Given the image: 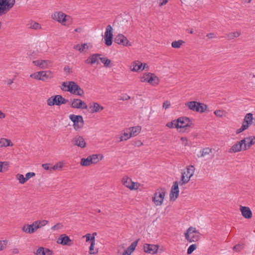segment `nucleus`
<instances>
[{
  "label": "nucleus",
  "mask_w": 255,
  "mask_h": 255,
  "mask_svg": "<svg viewBox=\"0 0 255 255\" xmlns=\"http://www.w3.org/2000/svg\"><path fill=\"white\" fill-rule=\"evenodd\" d=\"M62 90L67 91L72 94L80 97L84 95V90L74 81H69L68 84L67 89L61 88Z\"/></svg>",
  "instance_id": "1"
},
{
  "label": "nucleus",
  "mask_w": 255,
  "mask_h": 255,
  "mask_svg": "<svg viewBox=\"0 0 255 255\" xmlns=\"http://www.w3.org/2000/svg\"><path fill=\"white\" fill-rule=\"evenodd\" d=\"M52 17L64 25H69L72 22L71 17L62 11L55 12L52 15Z\"/></svg>",
  "instance_id": "2"
},
{
  "label": "nucleus",
  "mask_w": 255,
  "mask_h": 255,
  "mask_svg": "<svg viewBox=\"0 0 255 255\" xmlns=\"http://www.w3.org/2000/svg\"><path fill=\"white\" fill-rule=\"evenodd\" d=\"M194 170L195 168L194 166L190 165L187 168L186 171L182 172L181 179L179 181L180 186L187 183L189 181L190 178L194 174Z\"/></svg>",
  "instance_id": "3"
},
{
  "label": "nucleus",
  "mask_w": 255,
  "mask_h": 255,
  "mask_svg": "<svg viewBox=\"0 0 255 255\" xmlns=\"http://www.w3.org/2000/svg\"><path fill=\"white\" fill-rule=\"evenodd\" d=\"M14 3L15 0H0V16L6 14Z\"/></svg>",
  "instance_id": "4"
},
{
  "label": "nucleus",
  "mask_w": 255,
  "mask_h": 255,
  "mask_svg": "<svg viewBox=\"0 0 255 255\" xmlns=\"http://www.w3.org/2000/svg\"><path fill=\"white\" fill-rule=\"evenodd\" d=\"M165 195V189L160 188L156 190L152 197V201L156 206H160L162 203Z\"/></svg>",
  "instance_id": "5"
},
{
  "label": "nucleus",
  "mask_w": 255,
  "mask_h": 255,
  "mask_svg": "<svg viewBox=\"0 0 255 255\" xmlns=\"http://www.w3.org/2000/svg\"><path fill=\"white\" fill-rule=\"evenodd\" d=\"M30 77L36 80L46 81L47 79L53 78V73L50 71H41L34 73Z\"/></svg>",
  "instance_id": "6"
},
{
  "label": "nucleus",
  "mask_w": 255,
  "mask_h": 255,
  "mask_svg": "<svg viewBox=\"0 0 255 255\" xmlns=\"http://www.w3.org/2000/svg\"><path fill=\"white\" fill-rule=\"evenodd\" d=\"M69 119L73 123V126L75 130H79L83 128L84 122L82 116L71 114L69 116Z\"/></svg>",
  "instance_id": "7"
},
{
  "label": "nucleus",
  "mask_w": 255,
  "mask_h": 255,
  "mask_svg": "<svg viewBox=\"0 0 255 255\" xmlns=\"http://www.w3.org/2000/svg\"><path fill=\"white\" fill-rule=\"evenodd\" d=\"M105 43L110 46L112 44L113 41V27L111 25H108L106 29L104 35Z\"/></svg>",
  "instance_id": "8"
},
{
  "label": "nucleus",
  "mask_w": 255,
  "mask_h": 255,
  "mask_svg": "<svg viewBox=\"0 0 255 255\" xmlns=\"http://www.w3.org/2000/svg\"><path fill=\"white\" fill-rule=\"evenodd\" d=\"M179 185H180L179 181H176L173 183V185L171 187L169 194V198L171 201H175L179 196Z\"/></svg>",
  "instance_id": "9"
},
{
  "label": "nucleus",
  "mask_w": 255,
  "mask_h": 255,
  "mask_svg": "<svg viewBox=\"0 0 255 255\" xmlns=\"http://www.w3.org/2000/svg\"><path fill=\"white\" fill-rule=\"evenodd\" d=\"M114 42L118 44L123 46H131V42L127 38L122 34H119L114 38Z\"/></svg>",
  "instance_id": "10"
},
{
  "label": "nucleus",
  "mask_w": 255,
  "mask_h": 255,
  "mask_svg": "<svg viewBox=\"0 0 255 255\" xmlns=\"http://www.w3.org/2000/svg\"><path fill=\"white\" fill-rule=\"evenodd\" d=\"M70 107L72 108L81 109H87L88 108L86 104L80 99L71 100Z\"/></svg>",
  "instance_id": "11"
},
{
  "label": "nucleus",
  "mask_w": 255,
  "mask_h": 255,
  "mask_svg": "<svg viewBox=\"0 0 255 255\" xmlns=\"http://www.w3.org/2000/svg\"><path fill=\"white\" fill-rule=\"evenodd\" d=\"M246 142V138L236 142L229 150V153H236L243 150L244 143Z\"/></svg>",
  "instance_id": "12"
},
{
  "label": "nucleus",
  "mask_w": 255,
  "mask_h": 255,
  "mask_svg": "<svg viewBox=\"0 0 255 255\" xmlns=\"http://www.w3.org/2000/svg\"><path fill=\"white\" fill-rule=\"evenodd\" d=\"M74 145L78 146L81 148H84L86 146V143L84 138L82 136H76L71 141Z\"/></svg>",
  "instance_id": "13"
},
{
  "label": "nucleus",
  "mask_w": 255,
  "mask_h": 255,
  "mask_svg": "<svg viewBox=\"0 0 255 255\" xmlns=\"http://www.w3.org/2000/svg\"><path fill=\"white\" fill-rule=\"evenodd\" d=\"M159 246L157 245H151L145 244L143 245L144 252L147 254H154L157 253Z\"/></svg>",
  "instance_id": "14"
},
{
  "label": "nucleus",
  "mask_w": 255,
  "mask_h": 255,
  "mask_svg": "<svg viewBox=\"0 0 255 255\" xmlns=\"http://www.w3.org/2000/svg\"><path fill=\"white\" fill-rule=\"evenodd\" d=\"M123 185L130 190L137 189L138 187L135 185V183L131 181V179L127 177H123L122 179Z\"/></svg>",
  "instance_id": "15"
},
{
  "label": "nucleus",
  "mask_w": 255,
  "mask_h": 255,
  "mask_svg": "<svg viewBox=\"0 0 255 255\" xmlns=\"http://www.w3.org/2000/svg\"><path fill=\"white\" fill-rule=\"evenodd\" d=\"M57 242L59 244L66 246H71L73 244L72 241L65 234L60 235Z\"/></svg>",
  "instance_id": "16"
},
{
  "label": "nucleus",
  "mask_w": 255,
  "mask_h": 255,
  "mask_svg": "<svg viewBox=\"0 0 255 255\" xmlns=\"http://www.w3.org/2000/svg\"><path fill=\"white\" fill-rule=\"evenodd\" d=\"M240 211L245 218L250 219L252 217V212L249 207L241 206Z\"/></svg>",
  "instance_id": "17"
},
{
  "label": "nucleus",
  "mask_w": 255,
  "mask_h": 255,
  "mask_svg": "<svg viewBox=\"0 0 255 255\" xmlns=\"http://www.w3.org/2000/svg\"><path fill=\"white\" fill-rule=\"evenodd\" d=\"M60 95H59L51 96L47 100V105L50 106L54 105L60 106Z\"/></svg>",
  "instance_id": "18"
},
{
  "label": "nucleus",
  "mask_w": 255,
  "mask_h": 255,
  "mask_svg": "<svg viewBox=\"0 0 255 255\" xmlns=\"http://www.w3.org/2000/svg\"><path fill=\"white\" fill-rule=\"evenodd\" d=\"M139 240V239H137L132 242L131 245L124 251L122 255H130L135 250Z\"/></svg>",
  "instance_id": "19"
},
{
  "label": "nucleus",
  "mask_w": 255,
  "mask_h": 255,
  "mask_svg": "<svg viewBox=\"0 0 255 255\" xmlns=\"http://www.w3.org/2000/svg\"><path fill=\"white\" fill-rule=\"evenodd\" d=\"M244 138H246V142L244 143L243 150H246L255 143V136H250Z\"/></svg>",
  "instance_id": "20"
},
{
  "label": "nucleus",
  "mask_w": 255,
  "mask_h": 255,
  "mask_svg": "<svg viewBox=\"0 0 255 255\" xmlns=\"http://www.w3.org/2000/svg\"><path fill=\"white\" fill-rule=\"evenodd\" d=\"M100 54H93L90 56L86 60L85 63L87 64H93L97 62L98 64L99 63L98 61V58L100 56Z\"/></svg>",
  "instance_id": "21"
},
{
  "label": "nucleus",
  "mask_w": 255,
  "mask_h": 255,
  "mask_svg": "<svg viewBox=\"0 0 255 255\" xmlns=\"http://www.w3.org/2000/svg\"><path fill=\"white\" fill-rule=\"evenodd\" d=\"M36 255H52L53 251L44 247H39L35 253Z\"/></svg>",
  "instance_id": "22"
},
{
  "label": "nucleus",
  "mask_w": 255,
  "mask_h": 255,
  "mask_svg": "<svg viewBox=\"0 0 255 255\" xmlns=\"http://www.w3.org/2000/svg\"><path fill=\"white\" fill-rule=\"evenodd\" d=\"M49 62V61L48 60H37L33 61V63L35 66H39V67H40L42 69H45V68H46L47 67V66H48V63Z\"/></svg>",
  "instance_id": "23"
},
{
  "label": "nucleus",
  "mask_w": 255,
  "mask_h": 255,
  "mask_svg": "<svg viewBox=\"0 0 255 255\" xmlns=\"http://www.w3.org/2000/svg\"><path fill=\"white\" fill-rule=\"evenodd\" d=\"M141 128L140 126H136L132 127L128 129L130 136H136L141 131Z\"/></svg>",
  "instance_id": "24"
},
{
  "label": "nucleus",
  "mask_w": 255,
  "mask_h": 255,
  "mask_svg": "<svg viewBox=\"0 0 255 255\" xmlns=\"http://www.w3.org/2000/svg\"><path fill=\"white\" fill-rule=\"evenodd\" d=\"M146 82L149 83L152 86H156L159 83V79L156 76L152 73V75H151V76L149 77V79L148 80H146Z\"/></svg>",
  "instance_id": "25"
},
{
  "label": "nucleus",
  "mask_w": 255,
  "mask_h": 255,
  "mask_svg": "<svg viewBox=\"0 0 255 255\" xmlns=\"http://www.w3.org/2000/svg\"><path fill=\"white\" fill-rule=\"evenodd\" d=\"M22 231L26 234H33L34 233V230L33 228L32 224H25L23 225L21 229Z\"/></svg>",
  "instance_id": "26"
},
{
  "label": "nucleus",
  "mask_w": 255,
  "mask_h": 255,
  "mask_svg": "<svg viewBox=\"0 0 255 255\" xmlns=\"http://www.w3.org/2000/svg\"><path fill=\"white\" fill-rule=\"evenodd\" d=\"M197 104L198 102L196 101L187 102L185 104L186 107H188L189 109L195 112H196Z\"/></svg>",
  "instance_id": "27"
},
{
  "label": "nucleus",
  "mask_w": 255,
  "mask_h": 255,
  "mask_svg": "<svg viewBox=\"0 0 255 255\" xmlns=\"http://www.w3.org/2000/svg\"><path fill=\"white\" fill-rule=\"evenodd\" d=\"M90 108H92L91 113H94L102 111L104 109V107L100 105L97 103H94L93 106L90 107Z\"/></svg>",
  "instance_id": "28"
},
{
  "label": "nucleus",
  "mask_w": 255,
  "mask_h": 255,
  "mask_svg": "<svg viewBox=\"0 0 255 255\" xmlns=\"http://www.w3.org/2000/svg\"><path fill=\"white\" fill-rule=\"evenodd\" d=\"M212 152V149L209 147L203 148L200 151V154H198V157H202Z\"/></svg>",
  "instance_id": "29"
},
{
  "label": "nucleus",
  "mask_w": 255,
  "mask_h": 255,
  "mask_svg": "<svg viewBox=\"0 0 255 255\" xmlns=\"http://www.w3.org/2000/svg\"><path fill=\"white\" fill-rule=\"evenodd\" d=\"M80 164L83 166H88L92 164L91 156H88L86 158H82L81 160Z\"/></svg>",
  "instance_id": "30"
},
{
  "label": "nucleus",
  "mask_w": 255,
  "mask_h": 255,
  "mask_svg": "<svg viewBox=\"0 0 255 255\" xmlns=\"http://www.w3.org/2000/svg\"><path fill=\"white\" fill-rule=\"evenodd\" d=\"M91 157V161H92V164L97 163L100 160H101L103 156L102 154H92L91 155H89Z\"/></svg>",
  "instance_id": "31"
},
{
  "label": "nucleus",
  "mask_w": 255,
  "mask_h": 255,
  "mask_svg": "<svg viewBox=\"0 0 255 255\" xmlns=\"http://www.w3.org/2000/svg\"><path fill=\"white\" fill-rule=\"evenodd\" d=\"M199 233L193 234L192 235L189 234L188 240H187L189 242H195L198 241L200 239Z\"/></svg>",
  "instance_id": "32"
},
{
  "label": "nucleus",
  "mask_w": 255,
  "mask_h": 255,
  "mask_svg": "<svg viewBox=\"0 0 255 255\" xmlns=\"http://www.w3.org/2000/svg\"><path fill=\"white\" fill-rule=\"evenodd\" d=\"M73 48L74 49L78 50L80 53H82L83 52H84L85 49H88L89 47L87 45V43H84L81 45H75L73 47Z\"/></svg>",
  "instance_id": "33"
},
{
  "label": "nucleus",
  "mask_w": 255,
  "mask_h": 255,
  "mask_svg": "<svg viewBox=\"0 0 255 255\" xmlns=\"http://www.w3.org/2000/svg\"><path fill=\"white\" fill-rule=\"evenodd\" d=\"M207 108V106L206 104L198 102L196 112L203 113L206 110Z\"/></svg>",
  "instance_id": "34"
},
{
  "label": "nucleus",
  "mask_w": 255,
  "mask_h": 255,
  "mask_svg": "<svg viewBox=\"0 0 255 255\" xmlns=\"http://www.w3.org/2000/svg\"><path fill=\"white\" fill-rule=\"evenodd\" d=\"M142 63L138 61L133 63V68L131 69L132 71L138 72L141 70Z\"/></svg>",
  "instance_id": "35"
},
{
  "label": "nucleus",
  "mask_w": 255,
  "mask_h": 255,
  "mask_svg": "<svg viewBox=\"0 0 255 255\" xmlns=\"http://www.w3.org/2000/svg\"><path fill=\"white\" fill-rule=\"evenodd\" d=\"M177 122L176 123L178 126H184L185 125H186L187 121H189V118L184 117H180L177 119Z\"/></svg>",
  "instance_id": "36"
},
{
  "label": "nucleus",
  "mask_w": 255,
  "mask_h": 255,
  "mask_svg": "<svg viewBox=\"0 0 255 255\" xmlns=\"http://www.w3.org/2000/svg\"><path fill=\"white\" fill-rule=\"evenodd\" d=\"M100 60L104 64V66L106 67H111L112 65H111V60L107 57H99Z\"/></svg>",
  "instance_id": "37"
},
{
  "label": "nucleus",
  "mask_w": 255,
  "mask_h": 255,
  "mask_svg": "<svg viewBox=\"0 0 255 255\" xmlns=\"http://www.w3.org/2000/svg\"><path fill=\"white\" fill-rule=\"evenodd\" d=\"M195 228L190 227L188 229L186 232L185 233V237L186 240H188L189 234L192 235L193 234L198 233Z\"/></svg>",
  "instance_id": "38"
},
{
  "label": "nucleus",
  "mask_w": 255,
  "mask_h": 255,
  "mask_svg": "<svg viewBox=\"0 0 255 255\" xmlns=\"http://www.w3.org/2000/svg\"><path fill=\"white\" fill-rule=\"evenodd\" d=\"M94 245H95V237H92L91 238V245L89 247V254H96L98 253V251L96 252L94 251Z\"/></svg>",
  "instance_id": "39"
},
{
  "label": "nucleus",
  "mask_w": 255,
  "mask_h": 255,
  "mask_svg": "<svg viewBox=\"0 0 255 255\" xmlns=\"http://www.w3.org/2000/svg\"><path fill=\"white\" fill-rule=\"evenodd\" d=\"M184 43V41L182 40L178 41H174L171 43V46L174 48H179L180 46Z\"/></svg>",
  "instance_id": "40"
},
{
  "label": "nucleus",
  "mask_w": 255,
  "mask_h": 255,
  "mask_svg": "<svg viewBox=\"0 0 255 255\" xmlns=\"http://www.w3.org/2000/svg\"><path fill=\"white\" fill-rule=\"evenodd\" d=\"M194 126V124L192 123L191 120L189 118V121H187L186 122V125L181 126L180 128H185V130H187L188 128H193Z\"/></svg>",
  "instance_id": "41"
},
{
  "label": "nucleus",
  "mask_w": 255,
  "mask_h": 255,
  "mask_svg": "<svg viewBox=\"0 0 255 255\" xmlns=\"http://www.w3.org/2000/svg\"><path fill=\"white\" fill-rule=\"evenodd\" d=\"M177 122V120H173L171 122H168L166 124V126L169 128H180V126H178L177 125V123H176Z\"/></svg>",
  "instance_id": "42"
},
{
  "label": "nucleus",
  "mask_w": 255,
  "mask_h": 255,
  "mask_svg": "<svg viewBox=\"0 0 255 255\" xmlns=\"http://www.w3.org/2000/svg\"><path fill=\"white\" fill-rule=\"evenodd\" d=\"M241 35V33L238 31L231 32L227 35L228 39H233L235 37H238Z\"/></svg>",
  "instance_id": "43"
},
{
  "label": "nucleus",
  "mask_w": 255,
  "mask_h": 255,
  "mask_svg": "<svg viewBox=\"0 0 255 255\" xmlns=\"http://www.w3.org/2000/svg\"><path fill=\"white\" fill-rule=\"evenodd\" d=\"M131 136H130V133H129V131L128 132H125L124 134L121 136L120 141H122L123 140H126L129 139Z\"/></svg>",
  "instance_id": "44"
},
{
  "label": "nucleus",
  "mask_w": 255,
  "mask_h": 255,
  "mask_svg": "<svg viewBox=\"0 0 255 255\" xmlns=\"http://www.w3.org/2000/svg\"><path fill=\"white\" fill-rule=\"evenodd\" d=\"M197 248V246L196 244H192L190 245L187 249V254L188 255L191 254L193 251H194Z\"/></svg>",
  "instance_id": "45"
},
{
  "label": "nucleus",
  "mask_w": 255,
  "mask_h": 255,
  "mask_svg": "<svg viewBox=\"0 0 255 255\" xmlns=\"http://www.w3.org/2000/svg\"><path fill=\"white\" fill-rule=\"evenodd\" d=\"M32 226L34 230V233L38 229L41 228V226L40 225V222L38 221L33 222L32 223Z\"/></svg>",
  "instance_id": "46"
},
{
  "label": "nucleus",
  "mask_w": 255,
  "mask_h": 255,
  "mask_svg": "<svg viewBox=\"0 0 255 255\" xmlns=\"http://www.w3.org/2000/svg\"><path fill=\"white\" fill-rule=\"evenodd\" d=\"M152 73H148L145 75H144L142 77H141V82H146V80H148L149 79V77L151 76Z\"/></svg>",
  "instance_id": "47"
},
{
  "label": "nucleus",
  "mask_w": 255,
  "mask_h": 255,
  "mask_svg": "<svg viewBox=\"0 0 255 255\" xmlns=\"http://www.w3.org/2000/svg\"><path fill=\"white\" fill-rule=\"evenodd\" d=\"M244 120H246L249 122L253 124V115L252 113H248L245 117Z\"/></svg>",
  "instance_id": "48"
},
{
  "label": "nucleus",
  "mask_w": 255,
  "mask_h": 255,
  "mask_svg": "<svg viewBox=\"0 0 255 255\" xmlns=\"http://www.w3.org/2000/svg\"><path fill=\"white\" fill-rule=\"evenodd\" d=\"M29 27L33 29H38L41 28V26L38 23L33 22L30 23V26Z\"/></svg>",
  "instance_id": "49"
},
{
  "label": "nucleus",
  "mask_w": 255,
  "mask_h": 255,
  "mask_svg": "<svg viewBox=\"0 0 255 255\" xmlns=\"http://www.w3.org/2000/svg\"><path fill=\"white\" fill-rule=\"evenodd\" d=\"M63 167V163L59 162L54 165H53L52 167H51V169L52 170H59L62 168Z\"/></svg>",
  "instance_id": "50"
},
{
  "label": "nucleus",
  "mask_w": 255,
  "mask_h": 255,
  "mask_svg": "<svg viewBox=\"0 0 255 255\" xmlns=\"http://www.w3.org/2000/svg\"><path fill=\"white\" fill-rule=\"evenodd\" d=\"M17 176H18V179L19 180V182L21 184H24L26 182V180L25 177L22 174H18Z\"/></svg>",
  "instance_id": "51"
},
{
  "label": "nucleus",
  "mask_w": 255,
  "mask_h": 255,
  "mask_svg": "<svg viewBox=\"0 0 255 255\" xmlns=\"http://www.w3.org/2000/svg\"><path fill=\"white\" fill-rule=\"evenodd\" d=\"M63 226L62 224L59 223L56 224L54 226H52L51 227V230L53 231L58 230L59 229H62L63 228Z\"/></svg>",
  "instance_id": "52"
},
{
  "label": "nucleus",
  "mask_w": 255,
  "mask_h": 255,
  "mask_svg": "<svg viewBox=\"0 0 255 255\" xmlns=\"http://www.w3.org/2000/svg\"><path fill=\"white\" fill-rule=\"evenodd\" d=\"M7 241L3 240L0 241V251H2L6 247Z\"/></svg>",
  "instance_id": "53"
},
{
  "label": "nucleus",
  "mask_w": 255,
  "mask_h": 255,
  "mask_svg": "<svg viewBox=\"0 0 255 255\" xmlns=\"http://www.w3.org/2000/svg\"><path fill=\"white\" fill-rule=\"evenodd\" d=\"M5 142H7V139L1 138L0 139V147H6L5 146Z\"/></svg>",
  "instance_id": "54"
},
{
  "label": "nucleus",
  "mask_w": 255,
  "mask_h": 255,
  "mask_svg": "<svg viewBox=\"0 0 255 255\" xmlns=\"http://www.w3.org/2000/svg\"><path fill=\"white\" fill-rule=\"evenodd\" d=\"M35 175V173L34 172H28L25 175V178L26 181L29 179L31 177H33Z\"/></svg>",
  "instance_id": "55"
},
{
  "label": "nucleus",
  "mask_w": 255,
  "mask_h": 255,
  "mask_svg": "<svg viewBox=\"0 0 255 255\" xmlns=\"http://www.w3.org/2000/svg\"><path fill=\"white\" fill-rule=\"evenodd\" d=\"M214 114L218 117H222L223 115V111L216 110L214 112Z\"/></svg>",
  "instance_id": "56"
},
{
  "label": "nucleus",
  "mask_w": 255,
  "mask_h": 255,
  "mask_svg": "<svg viewBox=\"0 0 255 255\" xmlns=\"http://www.w3.org/2000/svg\"><path fill=\"white\" fill-rule=\"evenodd\" d=\"M130 99V97L127 94H125L124 96L121 97L119 100L122 101H127Z\"/></svg>",
  "instance_id": "57"
},
{
  "label": "nucleus",
  "mask_w": 255,
  "mask_h": 255,
  "mask_svg": "<svg viewBox=\"0 0 255 255\" xmlns=\"http://www.w3.org/2000/svg\"><path fill=\"white\" fill-rule=\"evenodd\" d=\"M50 165L48 163H44L42 164V167L46 170H51V167H49Z\"/></svg>",
  "instance_id": "58"
},
{
  "label": "nucleus",
  "mask_w": 255,
  "mask_h": 255,
  "mask_svg": "<svg viewBox=\"0 0 255 255\" xmlns=\"http://www.w3.org/2000/svg\"><path fill=\"white\" fill-rule=\"evenodd\" d=\"M60 106L62 105V104H66L68 102V100L65 99V98H64L61 95H60Z\"/></svg>",
  "instance_id": "59"
},
{
  "label": "nucleus",
  "mask_w": 255,
  "mask_h": 255,
  "mask_svg": "<svg viewBox=\"0 0 255 255\" xmlns=\"http://www.w3.org/2000/svg\"><path fill=\"white\" fill-rule=\"evenodd\" d=\"M170 106V102L169 101H166L163 103V108L165 109L168 108Z\"/></svg>",
  "instance_id": "60"
},
{
  "label": "nucleus",
  "mask_w": 255,
  "mask_h": 255,
  "mask_svg": "<svg viewBox=\"0 0 255 255\" xmlns=\"http://www.w3.org/2000/svg\"><path fill=\"white\" fill-rule=\"evenodd\" d=\"M242 249V246L240 244L236 245L233 247V250L236 252L240 251Z\"/></svg>",
  "instance_id": "61"
},
{
  "label": "nucleus",
  "mask_w": 255,
  "mask_h": 255,
  "mask_svg": "<svg viewBox=\"0 0 255 255\" xmlns=\"http://www.w3.org/2000/svg\"><path fill=\"white\" fill-rule=\"evenodd\" d=\"M40 222V225L41 226V227L46 225L48 223V221L47 220H38Z\"/></svg>",
  "instance_id": "62"
},
{
  "label": "nucleus",
  "mask_w": 255,
  "mask_h": 255,
  "mask_svg": "<svg viewBox=\"0 0 255 255\" xmlns=\"http://www.w3.org/2000/svg\"><path fill=\"white\" fill-rule=\"evenodd\" d=\"M28 54L29 56H31L32 57H35L37 55V52H35V51H33V52L29 51Z\"/></svg>",
  "instance_id": "63"
},
{
  "label": "nucleus",
  "mask_w": 255,
  "mask_h": 255,
  "mask_svg": "<svg viewBox=\"0 0 255 255\" xmlns=\"http://www.w3.org/2000/svg\"><path fill=\"white\" fill-rule=\"evenodd\" d=\"M64 71L68 74H70L71 72V69L69 66H67L64 68Z\"/></svg>",
  "instance_id": "64"
}]
</instances>
